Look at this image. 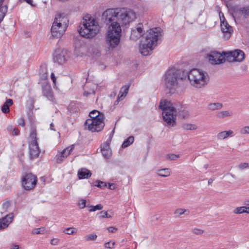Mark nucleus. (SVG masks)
<instances>
[{"label": "nucleus", "instance_id": "nucleus-1", "mask_svg": "<svg viewBox=\"0 0 249 249\" xmlns=\"http://www.w3.org/2000/svg\"><path fill=\"white\" fill-rule=\"evenodd\" d=\"M102 17L105 23L108 25L106 40L112 48L116 47L120 42L121 24H129L136 18L133 11L120 8L107 9L103 12Z\"/></svg>", "mask_w": 249, "mask_h": 249}, {"label": "nucleus", "instance_id": "nucleus-2", "mask_svg": "<svg viewBox=\"0 0 249 249\" xmlns=\"http://www.w3.org/2000/svg\"><path fill=\"white\" fill-rule=\"evenodd\" d=\"M162 36V30L160 28H154L147 31L140 45L141 53L144 56L150 54L161 41Z\"/></svg>", "mask_w": 249, "mask_h": 249}, {"label": "nucleus", "instance_id": "nucleus-3", "mask_svg": "<svg viewBox=\"0 0 249 249\" xmlns=\"http://www.w3.org/2000/svg\"><path fill=\"white\" fill-rule=\"evenodd\" d=\"M79 28V34L87 38L94 37L99 32L100 28L98 22L89 15L83 18Z\"/></svg>", "mask_w": 249, "mask_h": 249}, {"label": "nucleus", "instance_id": "nucleus-4", "mask_svg": "<svg viewBox=\"0 0 249 249\" xmlns=\"http://www.w3.org/2000/svg\"><path fill=\"white\" fill-rule=\"evenodd\" d=\"M188 79L192 86L200 89L207 85L209 76L207 73L198 69H193L187 73Z\"/></svg>", "mask_w": 249, "mask_h": 249}, {"label": "nucleus", "instance_id": "nucleus-5", "mask_svg": "<svg viewBox=\"0 0 249 249\" xmlns=\"http://www.w3.org/2000/svg\"><path fill=\"white\" fill-rule=\"evenodd\" d=\"M160 107L162 110L163 119L169 125L174 126L176 124L177 110L172 103L167 100L160 101Z\"/></svg>", "mask_w": 249, "mask_h": 249}, {"label": "nucleus", "instance_id": "nucleus-6", "mask_svg": "<svg viewBox=\"0 0 249 249\" xmlns=\"http://www.w3.org/2000/svg\"><path fill=\"white\" fill-rule=\"evenodd\" d=\"M181 72L180 70L171 69L165 73L164 82L166 88L169 89L170 93L174 92L178 88V81L182 79L181 76Z\"/></svg>", "mask_w": 249, "mask_h": 249}, {"label": "nucleus", "instance_id": "nucleus-7", "mask_svg": "<svg viewBox=\"0 0 249 249\" xmlns=\"http://www.w3.org/2000/svg\"><path fill=\"white\" fill-rule=\"evenodd\" d=\"M68 20L61 14L56 15L51 28L52 36L55 38H60L67 28Z\"/></svg>", "mask_w": 249, "mask_h": 249}, {"label": "nucleus", "instance_id": "nucleus-8", "mask_svg": "<svg viewBox=\"0 0 249 249\" xmlns=\"http://www.w3.org/2000/svg\"><path fill=\"white\" fill-rule=\"evenodd\" d=\"M86 128L91 132L100 131L104 127L103 120L99 119H87L85 123Z\"/></svg>", "mask_w": 249, "mask_h": 249}, {"label": "nucleus", "instance_id": "nucleus-9", "mask_svg": "<svg viewBox=\"0 0 249 249\" xmlns=\"http://www.w3.org/2000/svg\"><path fill=\"white\" fill-rule=\"evenodd\" d=\"M37 181V178L36 176L28 173L22 177V185L25 190H31L35 187Z\"/></svg>", "mask_w": 249, "mask_h": 249}, {"label": "nucleus", "instance_id": "nucleus-10", "mask_svg": "<svg viewBox=\"0 0 249 249\" xmlns=\"http://www.w3.org/2000/svg\"><path fill=\"white\" fill-rule=\"evenodd\" d=\"M224 55L229 62H241L245 58L244 52L240 50L225 52Z\"/></svg>", "mask_w": 249, "mask_h": 249}, {"label": "nucleus", "instance_id": "nucleus-11", "mask_svg": "<svg viewBox=\"0 0 249 249\" xmlns=\"http://www.w3.org/2000/svg\"><path fill=\"white\" fill-rule=\"evenodd\" d=\"M221 53L216 51H212L207 54V58L209 61V62L213 64H219L223 63L225 60L226 57Z\"/></svg>", "mask_w": 249, "mask_h": 249}, {"label": "nucleus", "instance_id": "nucleus-12", "mask_svg": "<svg viewBox=\"0 0 249 249\" xmlns=\"http://www.w3.org/2000/svg\"><path fill=\"white\" fill-rule=\"evenodd\" d=\"M221 20V30L224 34V37L228 39L231 35L233 32V29L231 26H230L227 21H225L224 17H223V19L220 18Z\"/></svg>", "mask_w": 249, "mask_h": 249}, {"label": "nucleus", "instance_id": "nucleus-13", "mask_svg": "<svg viewBox=\"0 0 249 249\" xmlns=\"http://www.w3.org/2000/svg\"><path fill=\"white\" fill-rule=\"evenodd\" d=\"M67 51L62 49H56L53 54V60L58 64H62L66 61Z\"/></svg>", "mask_w": 249, "mask_h": 249}, {"label": "nucleus", "instance_id": "nucleus-14", "mask_svg": "<svg viewBox=\"0 0 249 249\" xmlns=\"http://www.w3.org/2000/svg\"><path fill=\"white\" fill-rule=\"evenodd\" d=\"M143 25L142 23H139L136 27L131 30L130 38L132 40H137L140 38L143 34Z\"/></svg>", "mask_w": 249, "mask_h": 249}, {"label": "nucleus", "instance_id": "nucleus-15", "mask_svg": "<svg viewBox=\"0 0 249 249\" xmlns=\"http://www.w3.org/2000/svg\"><path fill=\"white\" fill-rule=\"evenodd\" d=\"M14 219V214L10 213L0 219V231L7 228Z\"/></svg>", "mask_w": 249, "mask_h": 249}, {"label": "nucleus", "instance_id": "nucleus-16", "mask_svg": "<svg viewBox=\"0 0 249 249\" xmlns=\"http://www.w3.org/2000/svg\"><path fill=\"white\" fill-rule=\"evenodd\" d=\"M40 152L38 143H29V154L31 159L37 158Z\"/></svg>", "mask_w": 249, "mask_h": 249}, {"label": "nucleus", "instance_id": "nucleus-17", "mask_svg": "<svg viewBox=\"0 0 249 249\" xmlns=\"http://www.w3.org/2000/svg\"><path fill=\"white\" fill-rule=\"evenodd\" d=\"M74 145H71L64 149L57 157L56 161L57 163H61L64 159L67 158L72 150Z\"/></svg>", "mask_w": 249, "mask_h": 249}, {"label": "nucleus", "instance_id": "nucleus-18", "mask_svg": "<svg viewBox=\"0 0 249 249\" xmlns=\"http://www.w3.org/2000/svg\"><path fill=\"white\" fill-rule=\"evenodd\" d=\"M43 95L46 96L49 100L53 99V94L51 86L48 83H44L42 86Z\"/></svg>", "mask_w": 249, "mask_h": 249}, {"label": "nucleus", "instance_id": "nucleus-19", "mask_svg": "<svg viewBox=\"0 0 249 249\" xmlns=\"http://www.w3.org/2000/svg\"><path fill=\"white\" fill-rule=\"evenodd\" d=\"M233 136V131L231 130L220 131L217 134L216 138L218 141H223L229 137Z\"/></svg>", "mask_w": 249, "mask_h": 249}, {"label": "nucleus", "instance_id": "nucleus-20", "mask_svg": "<svg viewBox=\"0 0 249 249\" xmlns=\"http://www.w3.org/2000/svg\"><path fill=\"white\" fill-rule=\"evenodd\" d=\"M233 112L231 110H221L216 113L215 116L219 119H223L226 117H230L233 116Z\"/></svg>", "mask_w": 249, "mask_h": 249}, {"label": "nucleus", "instance_id": "nucleus-21", "mask_svg": "<svg viewBox=\"0 0 249 249\" xmlns=\"http://www.w3.org/2000/svg\"><path fill=\"white\" fill-rule=\"evenodd\" d=\"M77 176L80 179L89 178L91 176V173L86 168H81L77 173Z\"/></svg>", "mask_w": 249, "mask_h": 249}, {"label": "nucleus", "instance_id": "nucleus-22", "mask_svg": "<svg viewBox=\"0 0 249 249\" xmlns=\"http://www.w3.org/2000/svg\"><path fill=\"white\" fill-rule=\"evenodd\" d=\"M129 88L128 85H125L121 89L116 102L118 103L124 98L128 93Z\"/></svg>", "mask_w": 249, "mask_h": 249}, {"label": "nucleus", "instance_id": "nucleus-23", "mask_svg": "<svg viewBox=\"0 0 249 249\" xmlns=\"http://www.w3.org/2000/svg\"><path fill=\"white\" fill-rule=\"evenodd\" d=\"M4 0H0V23L2 21L7 12L8 6L7 5H3Z\"/></svg>", "mask_w": 249, "mask_h": 249}, {"label": "nucleus", "instance_id": "nucleus-24", "mask_svg": "<svg viewBox=\"0 0 249 249\" xmlns=\"http://www.w3.org/2000/svg\"><path fill=\"white\" fill-rule=\"evenodd\" d=\"M13 100L11 99H7L1 107V111L4 113H7L9 111V107L13 105Z\"/></svg>", "mask_w": 249, "mask_h": 249}, {"label": "nucleus", "instance_id": "nucleus-25", "mask_svg": "<svg viewBox=\"0 0 249 249\" xmlns=\"http://www.w3.org/2000/svg\"><path fill=\"white\" fill-rule=\"evenodd\" d=\"M223 107V104L221 103H211L208 104V109L211 111L219 110Z\"/></svg>", "mask_w": 249, "mask_h": 249}, {"label": "nucleus", "instance_id": "nucleus-26", "mask_svg": "<svg viewBox=\"0 0 249 249\" xmlns=\"http://www.w3.org/2000/svg\"><path fill=\"white\" fill-rule=\"evenodd\" d=\"M89 116L90 117L89 119H99V118H101V120L104 119V115L97 110H94L90 112Z\"/></svg>", "mask_w": 249, "mask_h": 249}, {"label": "nucleus", "instance_id": "nucleus-27", "mask_svg": "<svg viewBox=\"0 0 249 249\" xmlns=\"http://www.w3.org/2000/svg\"><path fill=\"white\" fill-rule=\"evenodd\" d=\"M171 170L169 168L159 169L157 171V174L160 177H167L171 174Z\"/></svg>", "mask_w": 249, "mask_h": 249}, {"label": "nucleus", "instance_id": "nucleus-28", "mask_svg": "<svg viewBox=\"0 0 249 249\" xmlns=\"http://www.w3.org/2000/svg\"><path fill=\"white\" fill-rule=\"evenodd\" d=\"M113 131L110 133V136L108 139L106 141V142L101 146V150H111L110 148V143L111 141V139L113 136Z\"/></svg>", "mask_w": 249, "mask_h": 249}, {"label": "nucleus", "instance_id": "nucleus-29", "mask_svg": "<svg viewBox=\"0 0 249 249\" xmlns=\"http://www.w3.org/2000/svg\"><path fill=\"white\" fill-rule=\"evenodd\" d=\"M30 141L29 143H37L36 138V128L32 127L31 129L30 134Z\"/></svg>", "mask_w": 249, "mask_h": 249}, {"label": "nucleus", "instance_id": "nucleus-30", "mask_svg": "<svg viewBox=\"0 0 249 249\" xmlns=\"http://www.w3.org/2000/svg\"><path fill=\"white\" fill-rule=\"evenodd\" d=\"M134 141V138L133 136H129L127 139H126L123 143L122 147L124 148L128 147L131 144H132Z\"/></svg>", "mask_w": 249, "mask_h": 249}, {"label": "nucleus", "instance_id": "nucleus-31", "mask_svg": "<svg viewBox=\"0 0 249 249\" xmlns=\"http://www.w3.org/2000/svg\"><path fill=\"white\" fill-rule=\"evenodd\" d=\"M246 206H241L235 208L233 210V213L236 214L246 213Z\"/></svg>", "mask_w": 249, "mask_h": 249}, {"label": "nucleus", "instance_id": "nucleus-32", "mask_svg": "<svg viewBox=\"0 0 249 249\" xmlns=\"http://www.w3.org/2000/svg\"><path fill=\"white\" fill-rule=\"evenodd\" d=\"M182 128L187 130H196L197 128V126L195 124H183Z\"/></svg>", "mask_w": 249, "mask_h": 249}, {"label": "nucleus", "instance_id": "nucleus-33", "mask_svg": "<svg viewBox=\"0 0 249 249\" xmlns=\"http://www.w3.org/2000/svg\"><path fill=\"white\" fill-rule=\"evenodd\" d=\"M103 208L102 204H99L96 206L90 205L89 206V212H94L96 210H101Z\"/></svg>", "mask_w": 249, "mask_h": 249}, {"label": "nucleus", "instance_id": "nucleus-34", "mask_svg": "<svg viewBox=\"0 0 249 249\" xmlns=\"http://www.w3.org/2000/svg\"><path fill=\"white\" fill-rule=\"evenodd\" d=\"M64 232L69 235L74 234L77 232V230L74 227H70L66 229Z\"/></svg>", "mask_w": 249, "mask_h": 249}, {"label": "nucleus", "instance_id": "nucleus-35", "mask_svg": "<svg viewBox=\"0 0 249 249\" xmlns=\"http://www.w3.org/2000/svg\"><path fill=\"white\" fill-rule=\"evenodd\" d=\"M97 238V235L96 234H89L84 237V239L86 241H94Z\"/></svg>", "mask_w": 249, "mask_h": 249}, {"label": "nucleus", "instance_id": "nucleus-36", "mask_svg": "<svg viewBox=\"0 0 249 249\" xmlns=\"http://www.w3.org/2000/svg\"><path fill=\"white\" fill-rule=\"evenodd\" d=\"M101 153L106 159H108L111 156L112 153L111 150H101Z\"/></svg>", "mask_w": 249, "mask_h": 249}, {"label": "nucleus", "instance_id": "nucleus-37", "mask_svg": "<svg viewBox=\"0 0 249 249\" xmlns=\"http://www.w3.org/2000/svg\"><path fill=\"white\" fill-rule=\"evenodd\" d=\"M240 12L245 17L249 16V7H242L240 9Z\"/></svg>", "mask_w": 249, "mask_h": 249}, {"label": "nucleus", "instance_id": "nucleus-38", "mask_svg": "<svg viewBox=\"0 0 249 249\" xmlns=\"http://www.w3.org/2000/svg\"><path fill=\"white\" fill-rule=\"evenodd\" d=\"M239 132L241 135L249 134V125L244 126L240 128Z\"/></svg>", "mask_w": 249, "mask_h": 249}, {"label": "nucleus", "instance_id": "nucleus-39", "mask_svg": "<svg viewBox=\"0 0 249 249\" xmlns=\"http://www.w3.org/2000/svg\"><path fill=\"white\" fill-rule=\"evenodd\" d=\"M97 215L100 219L111 217V216L109 215L107 212L101 211Z\"/></svg>", "mask_w": 249, "mask_h": 249}, {"label": "nucleus", "instance_id": "nucleus-40", "mask_svg": "<svg viewBox=\"0 0 249 249\" xmlns=\"http://www.w3.org/2000/svg\"><path fill=\"white\" fill-rule=\"evenodd\" d=\"M238 168L240 170H243L249 168V163L248 162H242L238 165Z\"/></svg>", "mask_w": 249, "mask_h": 249}, {"label": "nucleus", "instance_id": "nucleus-41", "mask_svg": "<svg viewBox=\"0 0 249 249\" xmlns=\"http://www.w3.org/2000/svg\"><path fill=\"white\" fill-rule=\"evenodd\" d=\"M179 115L182 118H187L189 116L188 111L186 110H182L178 111Z\"/></svg>", "mask_w": 249, "mask_h": 249}, {"label": "nucleus", "instance_id": "nucleus-42", "mask_svg": "<svg viewBox=\"0 0 249 249\" xmlns=\"http://www.w3.org/2000/svg\"><path fill=\"white\" fill-rule=\"evenodd\" d=\"M180 157L179 155H176L174 154H169L167 155L166 158L172 160H177L178 158Z\"/></svg>", "mask_w": 249, "mask_h": 249}, {"label": "nucleus", "instance_id": "nucleus-43", "mask_svg": "<svg viewBox=\"0 0 249 249\" xmlns=\"http://www.w3.org/2000/svg\"><path fill=\"white\" fill-rule=\"evenodd\" d=\"M192 231L194 234L198 235L202 234L204 233V231L200 229L195 228L192 229Z\"/></svg>", "mask_w": 249, "mask_h": 249}, {"label": "nucleus", "instance_id": "nucleus-44", "mask_svg": "<svg viewBox=\"0 0 249 249\" xmlns=\"http://www.w3.org/2000/svg\"><path fill=\"white\" fill-rule=\"evenodd\" d=\"M186 212V210L181 208L177 209L175 211V214L177 216H180L184 214Z\"/></svg>", "mask_w": 249, "mask_h": 249}, {"label": "nucleus", "instance_id": "nucleus-45", "mask_svg": "<svg viewBox=\"0 0 249 249\" xmlns=\"http://www.w3.org/2000/svg\"><path fill=\"white\" fill-rule=\"evenodd\" d=\"M86 200L83 199H80L78 203V206L80 209H84L86 207Z\"/></svg>", "mask_w": 249, "mask_h": 249}, {"label": "nucleus", "instance_id": "nucleus-46", "mask_svg": "<svg viewBox=\"0 0 249 249\" xmlns=\"http://www.w3.org/2000/svg\"><path fill=\"white\" fill-rule=\"evenodd\" d=\"M96 182L97 183V186L100 188H104L107 186V183L105 182L96 180Z\"/></svg>", "mask_w": 249, "mask_h": 249}, {"label": "nucleus", "instance_id": "nucleus-47", "mask_svg": "<svg viewBox=\"0 0 249 249\" xmlns=\"http://www.w3.org/2000/svg\"><path fill=\"white\" fill-rule=\"evenodd\" d=\"M114 245L115 242L111 243L110 242H108L105 244L104 246L106 248L113 249Z\"/></svg>", "mask_w": 249, "mask_h": 249}, {"label": "nucleus", "instance_id": "nucleus-48", "mask_svg": "<svg viewBox=\"0 0 249 249\" xmlns=\"http://www.w3.org/2000/svg\"><path fill=\"white\" fill-rule=\"evenodd\" d=\"M44 230L43 229H41L40 228L35 229L32 231L34 234H41L44 232Z\"/></svg>", "mask_w": 249, "mask_h": 249}, {"label": "nucleus", "instance_id": "nucleus-49", "mask_svg": "<svg viewBox=\"0 0 249 249\" xmlns=\"http://www.w3.org/2000/svg\"><path fill=\"white\" fill-rule=\"evenodd\" d=\"M92 53L96 56H99L101 54L100 51L97 48L92 49Z\"/></svg>", "mask_w": 249, "mask_h": 249}, {"label": "nucleus", "instance_id": "nucleus-50", "mask_svg": "<svg viewBox=\"0 0 249 249\" xmlns=\"http://www.w3.org/2000/svg\"><path fill=\"white\" fill-rule=\"evenodd\" d=\"M10 203L9 201H6L4 202L2 205L3 209H4L5 211L10 207Z\"/></svg>", "mask_w": 249, "mask_h": 249}, {"label": "nucleus", "instance_id": "nucleus-51", "mask_svg": "<svg viewBox=\"0 0 249 249\" xmlns=\"http://www.w3.org/2000/svg\"><path fill=\"white\" fill-rule=\"evenodd\" d=\"M59 241L57 238H53L51 240V244L52 245H57Z\"/></svg>", "mask_w": 249, "mask_h": 249}, {"label": "nucleus", "instance_id": "nucleus-52", "mask_svg": "<svg viewBox=\"0 0 249 249\" xmlns=\"http://www.w3.org/2000/svg\"><path fill=\"white\" fill-rule=\"evenodd\" d=\"M19 125L24 126L25 125L24 119L23 118H20L18 120V121Z\"/></svg>", "mask_w": 249, "mask_h": 249}, {"label": "nucleus", "instance_id": "nucleus-53", "mask_svg": "<svg viewBox=\"0 0 249 249\" xmlns=\"http://www.w3.org/2000/svg\"><path fill=\"white\" fill-rule=\"evenodd\" d=\"M19 130L17 128H14L12 132V134L13 136H17L19 133Z\"/></svg>", "mask_w": 249, "mask_h": 249}, {"label": "nucleus", "instance_id": "nucleus-54", "mask_svg": "<svg viewBox=\"0 0 249 249\" xmlns=\"http://www.w3.org/2000/svg\"><path fill=\"white\" fill-rule=\"evenodd\" d=\"M107 230H108V232H109L114 233L117 231V229L114 227L111 226V227H109L107 228Z\"/></svg>", "mask_w": 249, "mask_h": 249}, {"label": "nucleus", "instance_id": "nucleus-55", "mask_svg": "<svg viewBox=\"0 0 249 249\" xmlns=\"http://www.w3.org/2000/svg\"><path fill=\"white\" fill-rule=\"evenodd\" d=\"M51 79L52 80L54 85H55L56 78L55 77L54 74L53 72H52L51 74Z\"/></svg>", "mask_w": 249, "mask_h": 249}, {"label": "nucleus", "instance_id": "nucleus-56", "mask_svg": "<svg viewBox=\"0 0 249 249\" xmlns=\"http://www.w3.org/2000/svg\"><path fill=\"white\" fill-rule=\"evenodd\" d=\"M108 188L111 190H114L116 188V185L114 183H108Z\"/></svg>", "mask_w": 249, "mask_h": 249}, {"label": "nucleus", "instance_id": "nucleus-57", "mask_svg": "<svg viewBox=\"0 0 249 249\" xmlns=\"http://www.w3.org/2000/svg\"><path fill=\"white\" fill-rule=\"evenodd\" d=\"M19 1L20 2L26 1L28 4H30L32 6H33L32 0H19Z\"/></svg>", "mask_w": 249, "mask_h": 249}, {"label": "nucleus", "instance_id": "nucleus-58", "mask_svg": "<svg viewBox=\"0 0 249 249\" xmlns=\"http://www.w3.org/2000/svg\"><path fill=\"white\" fill-rule=\"evenodd\" d=\"M243 204L245 205L244 206H249V199H246L244 200L243 202Z\"/></svg>", "mask_w": 249, "mask_h": 249}, {"label": "nucleus", "instance_id": "nucleus-59", "mask_svg": "<svg viewBox=\"0 0 249 249\" xmlns=\"http://www.w3.org/2000/svg\"><path fill=\"white\" fill-rule=\"evenodd\" d=\"M19 249V246L17 245H12L10 249Z\"/></svg>", "mask_w": 249, "mask_h": 249}, {"label": "nucleus", "instance_id": "nucleus-60", "mask_svg": "<svg viewBox=\"0 0 249 249\" xmlns=\"http://www.w3.org/2000/svg\"><path fill=\"white\" fill-rule=\"evenodd\" d=\"M14 128L12 126L9 125L7 127V130L9 132H12Z\"/></svg>", "mask_w": 249, "mask_h": 249}, {"label": "nucleus", "instance_id": "nucleus-61", "mask_svg": "<svg viewBox=\"0 0 249 249\" xmlns=\"http://www.w3.org/2000/svg\"><path fill=\"white\" fill-rule=\"evenodd\" d=\"M209 167V164H206L205 165H204L203 166V168L205 169V170H206Z\"/></svg>", "mask_w": 249, "mask_h": 249}, {"label": "nucleus", "instance_id": "nucleus-62", "mask_svg": "<svg viewBox=\"0 0 249 249\" xmlns=\"http://www.w3.org/2000/svg\"><path fill=\"white\" fill-rule=\"evenodd\" d=\"M53 127H54L53 124V123H51L50 124V129H52V130H54V129H53Z\"/></svg>", "mask_w": 249, "mask_h": 249}, {"label": "nucleus", "instance_id": "nucleus-63", "mask_svg": "<svg viewBox=\"0 0 249 249\" xmlns=\"http://www.w3.org/2000/svg\"><path fill=\"white\" fill-rule=\"evenodd\" d=\"M213 179L212 178H210L209 180H208V183L209 184H210L212 183V182L213 181Z\"/></svg>", "mask_w": 249, "mask_h": 249}, {"label": "nucleus", "instance_id": "nucleus-64", "mask_svg": "<svg viewBox=\"0 0 249 249\" xmlns=\"http://www.w3.org/2000/svg\"><path fill=\"white\" fill-rule=\"evenodd\" d=\"M246 213L249 214V207H246Z\"/></svg>", "mask_w": 249, "mask_h": 249}]
</instances>
